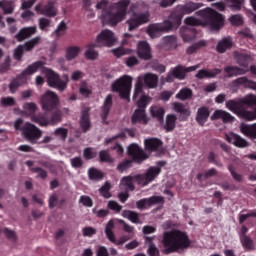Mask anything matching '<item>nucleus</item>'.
<instances>
[{
	"instance_id": "nucleus-1",
	"label": "nucleus",
	"mask_w": 256,
	"mask_h": 256,
	"mask_svg": "<svg viewBox=\"0 0 256 256\" xmlns=\"http://www.w3.org/2000/svg\"><path fill=\"white\" fill-rule=\"evenodd\" d=\"M202 3L188 1L185 4L177 5L170 13L169 19L162 23H154L148 26L147 33L152 39H157L162 33H171L173 29H177L183 21L185 15H191L197 9H201Z\"/></svg>"
},
{
	"instance_id": "nucleus-2",
	"label": "nucleus",
	"mask_w": 256,
	"mask_h": 256,
	"mask_svg": "<svg viewBox=\"0 0 256 256\" xmlns=\"http://www.w3.org/2000/svg\"><path fill=\"white\" fill-rule=\"evenodd\" d=\"M108 3L107 0H102L96 4V9L102 10L101 19L103 23L115 27L127 17V9H129L130 1L120 0L107 8Z\"/></svg>"
},
{
	"instance_id": "nucleus-3",
	"label": "nucleus",
	"mask_w": 256,
	"mask_h": 256,
	"mask_svg": "<svg viewBox=\"0 0 256 256\" xmlns=\"http://www.w3.org/2000/svg\"><path fill=\"white\" fill-rule=\"evenodd\" d=\"M162 245L165 247L164 253L169 255L188 249L191 245V240L187 233L181 230H171L164 232Z\"/></svg>"
},
{
	"instance_id": "nucleus-4",
	"label": "nucleus",
	"mask_w": 256,
	"mask_h": 256,
	"mask_svg": "<svg viewBox=\"0 0 256 256\" xmlns=\"http://www.w3.org/2000/svg\"><path fill=\"white\" fill-rule=\"evenodd\" d=\"M127 153L132 160H124L118 164L117 169L120 173L127 171V169H131V167H133V163L141 165L143 161L149 159V155H147L145 150L137 144H131L128 146Z\"/></svg>"
},
{
	"instance_id": "nucleus-5",
	"label": "nucleus",
	"mask_w": 256,
	"mask_h": 256,
	"mask_svg": "<svg viewBox=\"0 0 256 256\" xmlns=\"http://www.w3.org/2000/svg\"><path fill=\"white\" fill-rule=\"evenodd\" d=\"M14 129L15 131H21L24 139L32 145H35V143L43 137V131L41 129L30 122L23 124V120L21 118H18L14 122Z\"/></svg>"
},
{
	"instance_id": "nucleus-6",
	"label": "nucleus",
	"mask_w": 256,
	"mask_h": 256,
	"mask_svg": "<svg viewBox=\"0 0 256 256\" xmlns=\"http://www.w3.org/2000/svg\"><path fill=\"white\" fill-rule=\"evenodd\" d=\"M45 66V62L36 61L33 64L27 66V68L21 72V74L17 75L14 79H12L8 85V89L12 95H15L19 90V87L25 85L27 83V75H33V73H37L39 69Z\"/></svg>"
},
{
	"instance_id": "nucleus-7",
	"label": "nucleus",
	"mask_w": 256,
	"mask_h": 256,
	"mask_svg": "<svg viewBox=\"0 0 256 256\" xmlns=\"http://www.w3.org/2000/svg\"><path fill=\"white\" fill-rule=\"evenodd\" d=\"M196 15L204 19L205 23L210 26L212 31H219V29L225 25V17L211 8L199 10L196 12Z\"/></svg>"
},
{
	"instance_id": "nucleus-8",
	"label": "nucleus",
	"mask_w": 256,
	"mask_h": 256,
	"mask_svg": "<svg viewBox=\"0 0 256 256\" xmlns=\"http://www.w3.org/2000/svg\"><path fill=\"white\" fill-rule=\"evenodd\" d=\"M132 83L133 78H131V76H122L112 84V91L114 93H119L120 99L131 101Z\"/></svg>"
},
{
	"instance_id": "nucleus-9",
	"label": "nucleus",
	"mask_w": 256,
	"mask_h": 256,
	"mask_svg": "<svg viewBox=\"0 0 256 256\" xmlns=\"http://www.w3.org/2000/svg\"><path fill=\"white\" fill-rule=\"evenodd\" d=\"M31 121H33V123H37V125H40V127L57 125V123H61V112L60 110H56L51 114V116H49V113L33 115L31 116Z\"/></svg>"
},
{
	"instance_id": "nucleus-10",
	"label": "nucleus",
	"mask_w": 256,
	"mask_h": 256,
	"mask_svg": "<svg viewBox=\"0 0 256 256\" xmlns=\"http://www.w3.org/2000/svg\"><path fill=\"white\" fill-rule=\"evenodd\" d=\"M255 103H256L255 95L250 94V95H247L246 97L240 99L239 101L228 100L226 102V107H227V109H229V111H232V113L237 115V113H239V111L242 107H253V105H255Z\"/></svg>"
},
{
	"instance_id": "nucleus-11",
	"label": "nucleus",
	"mask_w": 256,
	"mask_h": 256,
	"mask_svg": "<svg viewBox=\"0 0 256 256\" xmlns=\"http://www.w3.org/2000/svg\"><path fill=\"white\" fill-rule=\"evenodd\" d=\"M64 79V80H63ZM63 79L55 71L49 69L47 71V83L49 87H53L58 91H64L67 89V83H69V76L64 75Z\"/></svg>"
},
{
	"instance_id": "nucleus-12",
	"label": "nucleus",
	"mask_w": 256,
	"mask_h": 256,
	"mask_svg": "<svg viewBox=\"0 0 256 256\" xmlns=\"http://www.w3.org/2000/svg\"><path fill=\"white\" fill-rule=\"evenodd\" d=\"M41 41V36H37L27 42H25L23 45H18L15 50L13 57L16 61H21L23 59V54L29 51H33L37 45H39Z\"/></svg>"
},
{
	"instance_id": "nucleus-13",
	"label": "nucleus",
	"mask_w": 256,
	"mask_h": 256,
	"mask_svg": "<svg viewBox=\"0 0 256 256\" xmlns=\"http://www.w3.org/2000/svg\"><path fill=\"white\" fill-rule=\"evenodd\" d=\"M43 111H53L59 105V96L51 90L46 91L40 98Z\"/></svg>"
},
{
	"instance_id": "nucleus-14",
	"label": "nucleus",
	"mask_w": 256,
	"mask_h": 256,
	"mask_svg": "<svg viewBox=\"0 0 256 256\" xmlns=\"http://www.w3.org/2000/svg\"><path fill=\"white\" fill-rule=\"evenodd\" d=\"M160 174H161V168L151 166L150 168H148V170L144 175L143 174L136 175L137 184L145 187V185H149V183L155 181V178Z\"/></svg>"
},
{
	"instance_id": "nucleus-15",
	"label": "nucleus",
	"mask_w": 256,
	"mask_h": 256,
	"mask_svg": "<svg viewBox=\"0 0 256 256\" xmlns=\"http://www.w3.org/2000/svg\"><path fill=\"white\" fill-rule=\"evenodd\" d=\"M116 42L115 33L109 29L102 30L96 38V43L103 45V47H113Z\"/></svg>"
},
{
	"instance_id": "nucleus-16",
	"label": "nucleus",
	"mask_w": 256,
	"mask_h": 256,
	"mask_svg": "<svg viewBox=\"0 0 256 256\" xmlns=\"http://www.w3.org/2000/svg\"><path fill=\"white\" fill-rule=\"evenodd\" d=\"M129 26V31H135L137 27L149 23V14L147 13H133L132 17L126 21Z\"/></svg>"
},
{
	"instance_id": "nucleus-17",
	"label": "nucleus",
	"mask_w": 256,
	"mask_h": 256,
	"mask_svg": "<svg viewBox=\"0 0 256 256\" xmlns=\"http://www.w3.org/2000/svg\"><path fill=\"white\" fill-rule=\"evenodd\" d=\"M144 147L150 153H165L163 149V141L159 138H147L144 140Z\"/></svg>"
},
{
	"instance_id": "nucleus-18",
	"label": "nucleus",
	"mask_w": 256,
	"mask_h": 256,
	"mask_svg": "<svg viewBox=\"0 0 256 256\" xmlns=\"http://www.w3.org/2000/svg\"><path fill=\"white\" fill-rule=\"evenodd\" d=\"M159 203H165V199L162 196H152L136 201V207L140 211H143L149 207H153V205H159Z\"/></svg>"
},
{
	"instance_id": "nucleus-19",
	"label": "nucleus",
	"mask_w": 256,
	"mask_h": 256,
	"mask_svg": "<svg viewBox=\"0 0 256 256\" xmlns=\"http://www.w3.org/2000/svg\"><path fill=\"white\" fill-rule=\"evenodd\" d=\"M35 11L40 13V15H45V17H56L57 8H55V2L49 0L45 5L38 4L35 7Z\"/></svg>"
},
{
	"instance_id": "nucleus-20",
	"label": "nucleus",
	"mask_w": 256,
	"mask_h": 256,
	"mask_svg": "<svg viewBox=\"0 0 256 256\" xmlns=\"http://www.w3.org/2000/svg\"><path fill=\"white\" fill-rule=\"evenodd\" d=\"M234 60L236 61L237 65L239 67H242V69H249V65L253 63V57L245 52L235 51L233 53Z\"/></svg>"
},
{
	"instance_id": "nucleus-21",
	"label": "nucleus",
	"mask_w": 256,
	"mask_h": 256,
	"mask_svg": "<svg viewBox=\"0 0 256 256\" xmlns=\"http://www.w3.org/2000/svg\"><path fill=\"white\" fill-rule=\"evenodd\" d=\"M198 68L199 66L185 67L183 65H177L176 67L173 68L172 75L174 76L175 79H178L179 81H183V79L187 77V73L197 71Z\"/></svg>"
},
{
	"instance_id": "nucleus-22",
	"label": "nucleus",
	"mask_w": 256,
	"mask_h": 256,
	"mask_svg": "<svg viewBox=\"0 0 256 256\" xmlns=\"http://www.w3.org/2000/svg\"><path fill=\"white\" fill-rule=\"evenodd\" d=\"M111 107H113V95L108 94L103 102L100 114L102 123H104V125H109L107 118L109 117V113H111Z\"/></svg>"
},
{
	"instance_id": "nucleus-23",
	"label": "nucleus",
	"mask_w": 256,
	"mask_h": 256,
	"mask_svg": "<svg viewBox=\"0 0 256 256\" xmlns=\"http://www.w3.org/2000/svg\"><path fill=\"white\" fill-rule=\"evenodd\" d=\"M137 55L144 61H151L153 54H151V46L146 41H140L137 46Z\"/></svg>"
},
{
	"instance_id": "nucleus-24",
	"label": "nucleus",
	"mask_w": 256,
	"mask_h": 256,
	"mask_svg": "<svg viewBox=\"0 0 256 256\" xmlns=\"http://www.w3.org/2000/svg\"><path fill=\"white\" fill-rule=\"evenodd\" d=\"M225 140L228 143H231L235 147H239L240 149H244L245 147H249V142L245 140V138L241 137L238 134L230 132L229 134L225 135Z\"/></svg>"
},
{
	"instance_id": "nucleus-25",
	"label": "nucleus",
	"mask_w": 256,
	"mask_h": 256,
	"mask_svg": "<svg viewBox=\"0 0 256 256\" xmlns=\"http://www.w3.org/2000/svg\"><path fill=\"white\" fill-rule=\"evenodd\" d=\"M35 33H37V26L24 27L15 35V39L18 43H22L25 39H29V37L35 35Z\"/></svg>"
},
{
	"instance_id": "nucleus-26",
	"label": "nucleus",
	"mask_w": 256,
	"mask_h": 256,
	"mask_svg": "<svg viewBox=\"0 0 256 256\" xmlns=\"http://www.w3.org/2000/svg\"><path fill=\"white\" fill-rule=\"evenodd\" d=\"M142 83H144L145 87L148 89H156L159 85V76L153 73H146L141 76Z\"/></svg>"
},
{
	"instance_id": "nucleus-27",
	"label": "nucleus",
	"mask_w": 256,
	"mask_h": 256,
	"mask_svg": "<svg viewBox=\"0 0 256 256\" xmlns=\"http://www.w3.org/2000/svg\"><path fill=\"white\" fill-rule=\"evenodd\" d=\"M211 115V111H209V108L207 106H201L198 108L196 113V122L200 127H204L205 123L209 121V116Z\"/></svg>"
},
{
	"instance_id": "nucleus-28",
	"label": "nucleus",
	"mask_w": 256,
	"mask_h": 256,
	"mask_svg": "<svg viewBox=\"0 0 256 256\" xmlns=\"http://www.w3.org/2000/svg\"><path fill=\"white\" fill-rule=\"evenodd\" d=\"M220 73H223L222 69L219 68H214L212 70H207V69H201L199 70L195 77L196 79H215L217 75H220Z\"/></svg>"
},
{
	"instance_id": "nucleus-29",
	"label": "nucleus",
	"mask_w": 256,
	"mask_h": 256,
	"mask_svg": "<svg viewBox=\"0 0 256 256\" xmlns=\"http://www.w3.org/2000/svg\"><path fill=\"white\" fill-rule=\"evenodd\" d=\"M217 119H222L224 123H233L235 121V117L231 115L229 112L224 110H216L211 116V120L215 121Z\"/></svg>"
},
{
	"instance_id": "nucleus-30",
	"label": "nucleus",
	"mask_w": 256,
	"mask_h": 256,
	"mask_svg": "<svg viewBox=\"0 0 256 256\" xmlns=\"http://www.w3.org/2000/svg\"><path fill=\"white\" fill-rule=\"evenodd\" d=\"M80 127L83 133H87V131L91 129V117L89 116V108L82 110Z\"/></svg>"
},
{
	"instance_id": "nucleus-31",
	"label": "nucleus",
	"mask_w": 256,
	"mask_h": 256,
	"mask_svg": "<svg viewBox=\"0 0 256 256\" xmlns=\"http://www.w3.org/2000/svg\"><path fill=\"white\" fill-rule=\"evenodd\" d=\"M162 127L166 133L175 131V127H177V116H175V114H168L166 116L165 123L162 124Z\"/></svg>"
},
{
	"instance_id": "nucleus-32",
	"label": "nucleus",
	"mask_w": 256,
	"mask_h": 256,
	"mask_svg": "<svg viewBox=\"0 0 256 256\" xmlns=\"http://www.w3.org/2000/svg\"><path fill=\"white\" fill-rule=\"evenodd\" d=\"M224 72H226L228 77H238V75L247 74L249 69L245 70V68L239 66H226Z\"/></svg>"
},
{
	"instance_id": "nucleus-33",
	"label": "nucleus",
	"mask_w": 256,
	"mask_h": 256,
	"mask_svg": "<svg viewBox=\"0 0 256 256\" xmlns=\"http://www.w3.org/2000/svg\"><path fill=\"white\" fill-rule=\"evenodd\" d=\"M122 217L124 219H128V221H131V223H134L135 225H141V214L139 212H135L133 210H123L122 211Z\"/></svg>"
},
{
	"instance_id": "nucleus-34",
	"label": "nucleus",
	"mask_w": 256,
	"mask_h": 256,
	"mask_svg": "<svg viewBox=\"0 0 256 256\" xmlns=\"http://www.w3.org/2000/svg\"><path fill=\"white\" fill-rule=\"evenodd\" d=\"M132 125H137V123H143L144 125H147V114H145V110L143 109H137L135 110L134 114L131 118Z\"/></svg>"
},
{
	"instance_id": "nucleus-35",
	"label": "nucleus",
	"mask_w": 256,
	"mask_h": 256,
	"mask_svg": "<svg viewBox=\"0 0 256 256\" xmlns=\"http://www.w3.org/2000/svg\"><path fill=\"white\" fill-rule=\"evenodd\" d=\"M232 47H233V39H231V37H225L218 42L216 46V51L218 53H225V51H228Z\"/></svg>"
},
{
	"instance_id": "nucleus-36",
	"label": "nucleus",
	"mask_w": 256,
	"mask_h": 256,
	"mask_svg": "<svg viewBox=\"0 0 256 256\" xmlns=\"http://www.w3.org/2000/svg\"><path fill=\"white\" fill-rule=\"evenodd\" d=\"M240 131L246 137H250V139H256V123L249 125V124H241Z\"/></svg>"
},
{
	"instance_id": "nucleus-37",
	"label": "nucleus",
	"mask_w": 256,
	"mask_h": 256,
	"mask_svg": "<svg viewBox=\"0 0 256 256\" xmlns=\"http://www.w3.org/2000/svg\"><path fill=\"white\" fill-rule=\"evenodd\" d=\"M235 85H243L245 89H252V91H256V82L247 78V76H243L234 80Z\"/></svg>"
},
{
	"instance_id": "nucleus-38",
	"label": "nucleus",
	"mask_w": 256,
	"mask_h": 256,
	"mask_svg": "<svg viewBox=\"0 0 256 256\" xmlns=\"http://www.w3.org/2000/svg\"><path fill=\"white\" fill-rule=\"evenodd\" d=\"M135 182L137 183V175L124 176L120 181L121 185L126 187L128 191H135V184H133Z\"/></svg>"
},
{
	"instance_id": "nucleus-39",
	"label": "nucleus",
	"mask_w": 256,
	"mask_h": 256,
	"mask_svg": "<svg viewBox=\"0 0 256 256\" xmlns=\"http://www.w3.org/2000/svg\"><path fill=\"white\" fill-rule=\"evenodd\" d=\"M152 117L157 119L160 125H163L164 117H165V109L159 106H154L150 110Z\"/></svg>"
},
{
	"instance_id": "nucleus-40",
	"label": "nucleus",
	"mask_w": 256,
	"mask_h": 256,
	"mask_svg": "<svg viewBox=\"0 0 256 256\" xmlns=\"http://www.w3.org/2000/svg\"><path fill=\"white\" fill-rule=\"evenodd\" d=\"M0 7L4 15H11L15 11V2L13 0L0 1Z\"/></svg>"
},
{
	"instance_id": "nucleus-41",
	"label": "nucleus",
	"mask_w": 256,
	"mask_h": 256,
	"mask_svg": "<svg viewBox=\"0 0 256 256\" xmlns=\"http://www.w3.org/2000/svg\"><path fill=\"white\" fill-rule=\"evenodd\" d=\"M88 177L90 181H103L105 175L97 168H90L88 170Z\"/></svg>"
},
{
	"instance_id": "nucleus-42",
	"label": "nucleus",
	"mask_w": 256,
	"mask_h": 256,
	"mask_svg": "<svg viewBox=\"0 0 256 256\" xmlns=\"http://www.w3.org/2000/svg\"><path fill=\"white\" fill-rule=\"evenodd\" d=\"M95 47H97L96 44H89L87 46V50L85 52L86 59H89L90 61H95V59L99 57V52L95 50Z\"/></svg>"
},
{
	"instance_id": "nucleus-43",
	"label": "nucleus",
	"mask_w": 256,
	"mask_h": 256,
	"mask_svg": "<svg viewBox=\"0 0 256 256\" xmlns=\"http://www.w3.org/2000/svg\"><path fill=\"white\" fill-rule=\"evenodd\" d=\"M203 47H207V42L205 40H200L188 47L186 49V53L187 55H193V53H197V51H199V49H203Z\"/></svg>"
},
{
	"instance_id": "nucleus-44",
	"label": "nucleus",
	"mask_w": 256,
	"mask_h": 256,
	"mask_svg": "<svg viewBox=\"0 0 256 256\" xmlns=\"http://www.w3.org/2000/svg\"><path fill=\"white\" fill-rule=\"evenodd\" d=\"M191 97H193V90H191V88H182L176 94V99H180V101H187V99H191Z\"/></svg>"
},
{
	"instance_id": "nucleus-45",
	"label": "nucleus",
	"mask_w": 256,
	"mask_h": 256,
	"mask_svg": "<svg viewBox=\"0 0 256 256\" xmlns=\"http://www.w3.org/2000/svg\"><path fill=\"white\" fill-rule=\"evenodd\" d=\"M142 95H145L143 93V79H141V76L138 77L135 88H134V94H133V100L136 101L138 97H142Z\"/></svg>"
},
{
	"instance_id": "nucleus-46",
	"label": "nucleus",
	"mask_w": 256,
	"mask_h": 256,
	"mask_svg": "<svg viewBox=\"0 0 256 256\" xmlns=\"http://www.w3.org/2000/svg\"><path fill=\"white\" fill-rule=\"evenodd\" d=\"M173 107H174V111H176V113H180L181 115H184L185 119H187V117L191 115V111L185 108V105H183V103L181 102H174Z\"/></svg>"
},
{
	"instance_id": "nucleus-47",
	"label": "nucleus",
	"mask_w": 256,
	"mask_h": 256,
	"mask_svg": "<svg viewBox=\"0 0 256 256\" xmlns=\"http://www.w3.org/2000/svg\"><path fill=\"white\" fill-rule=\"evenodd\" d=\"M81 52V48L77 46H70L66 50V59L67 61H73L77 55Z\"/></svg>"
},
{
	"instance_id": "nucleus-48",
	"label": "nucleus",
	"mask_w": 256,
	"mask_h": 256,
	"mask_svg": "<svg viewBox=\"0 0 256 256\" xmlns=\"http://www.w3.org/2000/svg\"><path fill=\"white\" fill-rule=\"evenodd\" d=\"M163 43L166 47H169V49H177V36H165L163 38Z\"/></svg>"
},
{
	"instance_id": "nucleus-49",
	"label": "nucleus",
	"mask_w": 256,
	"mask_h": 256,
	"mask_svg": "<svg viewBox=\"0 0 256 256\" xmlns=\"http://www.w3.org/2000/svg\"><path fill=\"white\" fill-rule=\"evenodd\" d=\"M99 193L102 197H104V199H111V183L105 182L99 189Z\"/></svg>"
},
{
	"instance_id": "nucleus-50",
	"label": "nucleus",
	"mask_w": 256,
	"mask_h": 256,
	"mask_svg": "<svg viewBox=\"0 0 256 256\" xmlns=\"http://www.w3.org/2000/svg\"><path fill=\"white\" fill-rule=\"evenodd\" d=\"M240 243L247 251H253V240L249 236L240 238Z\"/></svg>"
},
{
	"instance_id": "nucleus-51",
	"label": "nucleus",
	"mask_w": 256,
	"mask_h": 256,
	"mask_svg": "<svg viewBox=\"0 0 256 256\" xmlns=\"http://www.w3.org/2000/svg\"><path fill=\"white\" fill-rule=\"evenodd\" d=\"M65 31H67V24L64 21H62L58 24L57 28L52 33V35H55V37H61L65 35Z\"/></svg>"
},
{
	"instance_id": "nucleus-52",
	"label": "nucleus",
	"mask_w": 256,
	"mask_h": 256,
	"mask_svg": "<svg viewBox=\"0 0 256 256\" xmlns=\"http://www.w3.org/2000/svg\"><path fill=\"white\" fill-rule=\"evenodd\" d=\"M149 101H151V98L147 95L140 96V99L137 101V107L138 109H142L145 111L147 108V105H149Z\"/></svg>"
},
{
	"instance_id": "nucleus-53",
	"label": "nucleus",
	"mask_w": 256,
	"mask_h": 256,
	"mask_svg": "<svg viewBox=\"0 0 256 256\" xmlns=\"http://www.w3.org/2000/svg\"><path fill=\"white\" fill-rule=\"evenodd\" d=\"M228 171L231 173L232 178L237 181V183H241L243 181V175L235 171V166H233V164L228 165Z\"/></svg>"
},
{
	"instance_id": "nucleus-54",
	"label": "nucleus",
	"mask_w": 256,
	"mask_h": 256,
	"mask_svg": "<svg viewBox=\"0 0 256 256\" xmlns=\"http://www.w3.org/2000/svg\"><path fill=\"white\" fill-rule=\"evenodd\" d=\"M107 207L110 209V211H115V213H121L123 210V206L114 200L108 201Z\"/></svg>"
},
{
	"instance_id": "nucleus-55",
	"label": "nucleus",
	"mask_w": 256,
	"mask_h": 256,
	"mask_svg": "<svg viewBox=\"0 0 256 256\" xmlns=\"http://www.w3.org/2000/svg\"><path fill=\"white\" fill-rule=\"evenodd\" d=\"M54 135L55 137H60L62 141H65L67 139V135H69V130H67L66 128L60 127L54 131Z\"/></svg>"
},
{
	"instance_id": "nucleus-56",
	"label": "nucleus",
	"mask_w": 256,
	"mask_h": 256,
	"mask_svg": "<svg viewBox=\"0 0 256 256\" xmlns=\"http://www.w3.org/2000/svg\"><path fill=\"white\" fill-rule=\"evenodd\" d=\"M38 25L41 31H49L47 28L51 27V20L48 18H39Z\"/></svg>"
},
{
	"instance_id": "nucleus-57",
	"label": "nucleus",
	"mask_w": 256,
	"mask_h": 256,
	"mask_svg": "<svg viewBox=\"0 0 256 256\" xmlns=\"http://www.w3.org/2000/svg\"><path fill=\"white\" fill-rule=\"evenodd\" d=\"M0 103L2 107H13L15 105V98L11 96L2 97Z\"/></svg>"
},
{
	"instance_id": "nucleus-58",
	"label": "nucleus",
	"mask_w": 256,
	"mask_h": 256,
	"mask_svg": "<svg viewBox=\"0 0 256 256\" xmlns=\"http://www.w3.org/2000/svg\"><path fill=\"white\" fill-rule=\"evenodd\" d=\"M30 171L32 173H38L37 177H39L40 179H47L48 177L47 170L41 167L30 168Z\"/></svg>"
},
{
	"instance_id": "nucleus-59",
	"label": "nucleus",
	"mask_w": 256,
	"mask_h": 256,
	"mask_svg": "<svg viewBox=\"0 0 256 256\" xmlns=\"http://www.w3.org/2000/svg\"><path fill=\"white\" fill-rule=\"evenodd\" d=\"M79 203H81L84 207H93V199L87 195L80 196Z\"/></svg>"
},
{
	"instance_id": "nucleus-60",
	"label": "nucleus",
	"mask_w": 256,
	"mask_h": 256,
	"mask_svg": "<svg viewBox=\"0 0 256 256\" xmlns=\"http://www.w3.org/2000/svg\"><path fill=\"white\" fill-rule=\"evenodd\" d=\"M230 23L234 25L235 27H239L240 25H243V17L241 15H232L229 19Z\"/></svg>"
},
{
	"instance_id": "nucleus-61",
	"label": "nucleus",
	"mask_w": 256,
	"mask_h": 256,
	"mask_svg": "<svg viewBox=\"0 0 256 256\" xmlns=\"http://www.w3.org/2000/svg\"><path fill=\"white\" fill-rule=\"evenodd\" d=\"M99 159L101 163H111V155L107 150H101L99 152Z\"/></svg>"
},
{
	"instance_id": "nucleus-62",
	"label": "nucleus",
	"mask_w": 256,
	"mask_h": 256,
	"mask_svg": "<svg viewBox=\"0 0 256 256\" xmlns=\"http://www.w3.org/2000/svg\"><path fill=\"white\" fill-rule=\"evenodd\" d=\"M184 23L186 25H190V27H199V25H201V20L195 18V17H187L184 20Z\"/></svg>"
},
{
	"instance_id": "nucleus-63",
	"label": "nucleus",
	"mask_w": 256,
	"mask_h": 256,
	"mask_svg": "<svg viewBox=\"0 0 256 256\" xmlns=\"http://www.w3.org/2000/svg\"><path fill=\"white\" fill-rule=\"evenodd\" d=\"M73 169H81L83 167V159L81 157H74L70 160Z\"/></svg>"
},
{
	"instance_id": "nucleus-64",
	"label": "nucleus",
	"mask_w": 256,
	"mask_h": 256,
	"mask_svg": "<svg viewBox=\"0 0 256 256\" xmlns=\"http://www.w3.org/2000/svg\"><path fill=\"white\" fill-rule=\"evenodd\" d=\"M23 109L25 111H29V113H36L37 112V104L34 102H26L23 105Z\"/></svg>"
}]
</instances>
